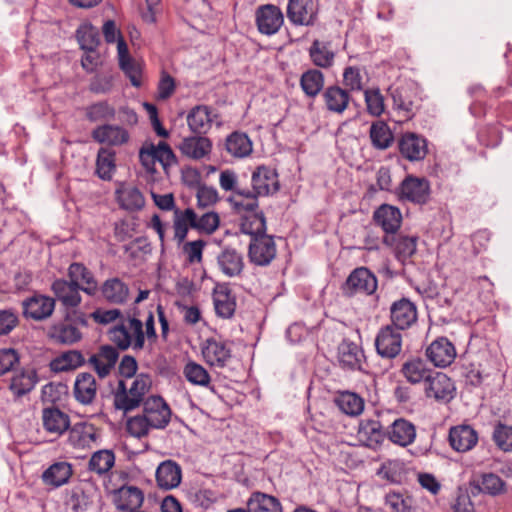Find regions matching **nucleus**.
Segmentation results:
<instances>
[{"label":"nucleus","instance_id":"49530a36","mask_svg":"<svg viewBox=\"0 0 512 512\" xmlns=\"http://www.w3.org/2000/svg\"><path fill=\"white\" fill-rule=\"evenodd\" d=\"M358 433L364 438L370 447L381 444L384 441L387 431L383 430L382 424L375 419L362 420L359 425Z\"/></svg>","mask_w":512,"mask_h":512},{"label":"nucleus","instance_id":"e2e57ef3","mask_svg":"<svg viewBox=\"0 0 512 512\" xmlns=\"http://www.w3.org/2000/svg\"><path fill=\"white\" fill-rule=\"evenodd\" d=\"M193 224L198 232L211 235L218 229L220 218L215 212H207L200 217L195 213Z\"/></svg>","mask_w":512,"mask_h":512},{"label":"nucleus","instance_id":"bf43d9fd","mask_svg":"<svg viewBox=\"0 0 512 512\" xmlns=\"http://www.w3.org/2000/svg\"><path fill=\"white\" fill-rule=\"evenodd\" d=\"M492 440L501 451L512 452V426L498 422L494 426Z\"/></svg>","mask_w":512,"mask_h":512},{"label":"nucleus","instance_id":"58836bf2","mask_svg":"<svg viewBox=\"0 0 512 512\" xmlns=\"http://www.w3.org/2000/svg\"><path fill=\"white\" fill-rule=\"evenodd\" d=\"M309 56L315 66L327 69L334 63L335 52L329 42L315 39L309 48Z\"/></svg>","mask_w":512,"mask_h":512},{"label":"nucleus","instance_id":"5701e85b","mask_svg":"<svg viewBox=\"0 0 512 512\" xmlns=\"http://www.w3.org/2000/svg\"><path fill=\"white\" fill-rule=\"evenodd\" d=\"M51 289L56 298L66 308H75L82 301L80 285L75 284L71 280L56 279L53 281Z\"/></svg>","mask_w":512,"mask_h":512},{"label":"nucleus","instance_id":"3c124183","mask_svg":"<svg viewBox=\"0 0 512 512\" xmlns=\"http://www.w3.org/2000/svg\"><path fill=\"white\" fill-rule=\"evenodd\" d=\"M300 86L306 96L314 98L324 87V75L317 69H309L301 75Z\"/></svg>","mask_w":512,"mask_h":512},{"label":"nucleus","instance_id":"a878e982","mask_svg":"<svg viewBox=\"0 0 512 512\" xmlns=\"http://www.w3.org/2000/svg\"><path fill=\"white\" fill-rule=\"evenodd\" d=\"M202 355L208 364L224 367L231 358V349L225 342L210 338L202 348Z\"/></svg>","mask_w":512,"mask_h":512},{"label":"nucleus","instance_id":"39448f33","mask_svg":"<svg viewBox=\"0 0 512 512\" xmlns=\"http://www.w3.org/2000/svg\"><path fill=\"white\" fill-rule=\"evenodd\" d=\"M394 108L403 113L405 119H411L417 110L418 92L412 82H405L389 88Z\"/></svg>","mask_w":512,"mask_h":512},{"label":"nucleus","instance_id":"f3484780","mask_svg":"<svg viewBox=\"0 0 512 512\" xmlns=\"http://www.w3.org/2000/svg\"><path fill=\"white\" fill-rule=\"evenodd\" d=\"M55 309V300L45 295H34L23 301L25 317L36 321L49 318Z\"/></svg>","mask_w":512,"mask_h":512},{"label":"nucleus","instance_id":"ddd939ff","mask_svg":"<svg viewBox=\"0 0 512 512\" xmlns=\"http://www.w3.org/2000/svg\"><path fill=\"white\" fill-rule=\"evenodd\" d=\"M392 326L398 330L411 327L417 321V309L407 298L395 301L390 307Z\"/></svg>","mask_w":512,"mask_h":512},{"label":"nucleus","instance_id":"79ce46f5","mask_svg":"<svg viewBox=\"0 0 512 512\" xmlns=\"http://www.w3.org/2000/svg\"><path fill=\"white\" fill-rule=\"evenodd\" d=\"M246 505L251 512H282L281 503L277 498L259 491L251 494Z\"/></svg>","mask_w":512,"mask_h":512},{"label":"nucleus","instance_id":"de8ad7c7","mask_svg":"<svg viewBox=\"0 0 512 512\" xmlns=\"http://www.w3.org/2000/svg\"><path fill=\"white\" fill-rule=\"evenodd\" d=\"M120 206L128 211H138L145 205L141 191L134 186H125L117 190Z\"/></svg>","mask_w":512,"mask_h":512},{"label":"nucleus","instance_id":"f8f14e48","mask_svg":"<svg viewBox=\"0 0 512 512\" xmlns=\"http://www.w3.org/2000/svg\"><path fill=\"white\" fill-rule=\"evenodd\" d=\"M398 147L400 154L411 162L423 160L428 153V142L425 137L413 132L404 133Z\"/></svg>","mask_w":512,"mask_h":512},{"label":"nucleus","instance_id":"6ab92c4d","mask_svg":"<svg viewBox=\"0 0 512 512\" xmlns=\"http://www.w3.org/2000/svg\"><path fill=\"white\" fill-rule=\"evenodd\" d=\"M98 394V384L95 377L88 372L79 373L73 386L75 400L82 405H91Z\"/></svg>","mask_w":512,"mask_h":512},{"label":"nucleus","instance_id":"ea45409f","mask_svg":"<svg viewBox=\"0 0 512 512\" xmlns=\"http://www.w3.org/2000/svg\"><path fill=\"white\" fill-rule=\"evenodd\" d=\"M432 371L427 367L426 362L421 358H412L403 363L401 373L411 384H418L426 381Z\"/></svg>","mask_w":512,"mask_h":512},{"label":"nucleus","instance_id":"864d4df0","mask_svg":"<svg viewBox=\"0 0 512 512\" xmlns=\"http://www.w3.org/2000/svg\"><path fill=\"white\" fill-rule=\"evenodd\" d=\"M266 229V219L262 212L245 216L240 224L241 232L249 235L250 239L268 235Z\"/></svg>","mask_w":512,"mask_h":512},{"label":"nucleus","instance_id":"052dcab7","mask_svg":"<svg viewBox=\"0 0 512 512\" xmlns=\"http://www.w3.org/2000/svg\"><path fill=\"white\" fill-rule=\"evenodd\" d=\"M85 115L91 122L106 121L114 118L115 109L107 102L101 101L88 106Z\"/></svg>","mask_w":512,"mask_h":512},{"label":"nucleus","instance_id":"a19ab883","mask_svg":"<svg viewBox=\"0 0 512 512\" xmlns=\"http://www.w3.org/2000/svg\"><path fill=\"white\" fill-rule=\"evenodd\" d=\"M194 217L195 211L191 208H187L184 211L179 209L174 210V240L180 245L184 242L187 237L189 228L194 229Z\"/></svg>","mask_w":512,"mask_h":512},{"label":"nucleus","instance_id":"6e6d98bb","mask_svg":"<svg viewBox=\"0 0 512 512\" xmlns=\"http://www.w3.org/2000/svg\"><path fill=\"white\" fill-rule=\"evenodd\" d=\"M115 170V152L102 147L99 149L96 160V171L103 180H109Z\"/></svg>","mask_w":512,"mask_h":512},{"label":"nucleus","instance_id":"bb28decb","mask_svg":"<svg viewBox=\"0 0 512 512\" xmlns=\"http://www.w3.org/2000/svg\"><path fill=\"white\" fill-rule=\"evenodd\" d=\"M100 438L98 429L87 423L75 424L68 435L69 443L75 448H91Z\"/></svg>","mask_w":512,"mask_h":512},{"label":"nucleus","instance_id":"c756f323","mask_svg":"<svg viewBox=\"0 0 512 512\" xmlns=\"http://www.w3.org/2000/svg\"><path fill=\"white\" fill-rule=\"evenodd\" d=\"M373 219L383 229L385 235H388L397 233L401 225L402 215L398 208L384 204L374 212Z\"/></svg>","mask_w":512,"mask_h":512},{"label":"nucleus","instance_id":"b1692460","mask_svg":"<svg viewBox=\"0 0 512 512\" xmlns=\"http://www.w3.org/2000/svg\"><path fill=\"white\" fill-rule=\"evenodd\" d=\"M92 138L101 144L109 146H121L129 141L128 131L118 125L104 124L96 127L92 133Z\"/></svg>","mask_w":512,"mask_h":512},{"label":"nucleus","instance_id":"7c9ffc66","mask_svg":"<svg viewBox=\"0 0 512 512\" xmlns=\"http://www.w3.org/2000/svg\"><path fill=\"white\" fill-rule=\"evenodd\" d=\"M213 303L218 317L232 318L236 310V297L227 286L219 285L214 289Z\"/></svg>","mask_w":512,"mask_h":512},{"label":"nucleus","instance_id":"f257e3e1","mask_svg":"<svg viewBox=\"0 0 512 512\" xmlns=\"http://www.w3.org/2000/svg\"><path fill=\"white\" fill-rule=\"evenodd\" d=\"M251 184L252 189L239 190V196L244 197V200L235 202L236 207L254 211L258 207V197L268 196L279 190L278 174L273 168L259 166L252 173Z\"/></svg>","mask_w":512,"mask_h":512},{"label":"nucleus","instance_id":"0e129e2a","mask_svg":"<svg viewBox=\"0 0 512 512\" xmlns=\"http://www.w3.org/2000/svg\"><path fill=\"white\" fill-rule=\"evenodd\" d=\"M205 246L206 242L202 239L183 242L181 251L185 257L186 262L189 264L201 263Z\"/></svg>","mask_w":512,"mask_h":512},{"label":"nucleus","instance_id":"20e7f679","mask_svg":"<svg viewBox=\"0 0 512 512\" xmlns=\"http://www.w3.org/2000/svg\"><path fill=\"white\" fill-rule=\"evenodd\" d=\"M378 287L376 276L366 267L354 269L342 285V292L345 296L353 297L355 295L370 296L374 294Z\"/></svg>","mask_w":512,"mask_h":512},{"label":"nucleus","instance_id":"09e8293b","mask_svg":"<svg viewBox=\"0 0 512 512\" xmlns=\"http://www.w3.org/2000/svg\"><path fill=\"white\" fill-rule=\"evenodd\" d=\"M337 407L347 415L357 416L364 409V400L350 391L339 392L335 398Z\"/></svg>","mask_w":512,"mask_h":512},{"label":"nucleus","instance_id":"5fc2aeb1","mask_svg":"<svg viewBox=\"0 0 512 512\" xmlns=\"http://www.w3.org/2000/svg\"><path fill=\"white\" fill-rule=\"evenodd\" d=\"M80 48L85 52H93L100 45L99 31L92 24H83L76 31Z\"/></svg>","mask_w":512,"mask_h":512},{"label":"nucleus","instance_id":"412c9836","mask_svg":"<svg viewBox=\"0 0 512 512\" xmlns=\"http://www.w3.org/2000/svg\"><path fill=\"white\" fill-rule=\"evenodd\" d=\"M98 291L106 302L113 305L126 304L130 297L128 284L118 277L106 279Z\"/></svg>","mask_w":512,"mask_h":512},{"label":"nucleus","instance_id":"c9c22d12","mask_svg":"<svg viewBox=\"0 0 512 512\" xmlns=\"http://www.w3.org/2000/svg\"><path fill=\"white\" fill-rule=\"evenodd\" d=\"M364 354L362 349L354 342L343 340L338 347V360L342 367L356 370L361 369Z\"/></svg>","mask_w":512,"mask_h":512},{"label":"nucleus","instance_id":"aec40b11","mask_svg":"<svg viewBox=\"0 0 512 512\" xmlns=\"http://www.w3.org/2000/svg\"><path fill=\"white\" fill-rule=\"evenodd\" d=\"M448 440L453 450L464 453L476 446L478 433L470 425H458L450 428Z\"/></svg>","mask_w":512,"mask_h":512},{"label":"nucleus","instance_id":"393cba45","mask_svg":"<svg viewBox=\"0 0 512 512\" xmlns=\"http://www.w3.org/2000/svg\"><path fill=\"white\" fill-rule=\"evenodd\" d=\"M48 336L55 343L65 345H72L82 339L81 331L69 317L52 325L48 331Z\"/></svg>","mask_w":512,"mask_h":512},{"label":"nucleus","instance_id":"72a5a7b5","mask_svg":"<svg viewBox=\"0 0 512 512\" xmlns=\"http://www.w3.org/2000/svg\"><path fill=\"white\" fill-rule=\"evenodd\" d=\"M156 481L162 489L176 488L181 482L180 466L172 460L163 461L156 470Z\"/></svg>","mask_w":512,"mask_h":512},{"label":"nucleus","instance_id":"4468645a","mask_svg":"<svg viewBox=\"0 0 512 512\" xmlns=\"http://www.w3.org/2000/svg\"><path fill=\"white\" fill-rule=\"evenodd\" d=\"M118 358L119 353L116 348L110 345H103L96 353L89 357L87 363L94 369L98 377L103 379L114 369Z\"/></svg>","mask_w":512,"mask_h":512},{"label":"nucleus","instance_id":"c03bdc74","mask_svg":"<svg viewBox=\"0 0 512 512\" xmlns=\"http://www.w3.org/2000/svg\"><path fill=\"white\" fill-rule=\"evenodd\" d=\"M44 428L55 434H62L69 427V416L57 408H46L42 414Z\"/></svg>","mask_w":512,"mask_h":512},{"label":"nucleus","instance_id":"a211bd4d","mask_svg":"<svg viewBox=\"0 0 512 512\" xmlns=\"http://www.w3.org/2000/svg\"><path fill=\"white\" fill-rule=\"evenodd\" d=\"M219 270L227 277H238L245 267L243 254L236 248L226 246L217 255Z\"/></svg>","mask_w":512,"mask_h":512},{"label":"nucleus","instance_id":"774afa93","mask_svg":"<svg viewBox=\"0 0 512 512\" xmlns=\"http://www.w3.org/2000/svg\"><path fill=\"white\" fill-rule=\"evenodd\" d=\"M343 85L349 93L363 90V77L358 67L349 66L344 69Z\"/></svg>","mask_w":512,"mask_h":512},{"label":"nucleus","instance_id":"423d86ee","mask_svg":"<svg viewBox=\"0 0 512 512\" xmlns=\"http://www.w3.org/2000/svg\"><path fill=\"white\" fill-rule=\"evenodd\" d=\"M255 22L261 34L271 36L284 24V15L278 6L265 4L256 9Z\"/></svg>","mask_w":512,"mask_h":512},{"label":"nucleus","instance_id":"4c0bfd02","mask_svg":"<svg viewBox=\"0 0 512 512\" xmlns=\"http://www.w3.org/2000/svg\"><path fill=\"white\" fill-rule=\"evenodd\" d=\"M225 150L234 158H245L252 153V141L241 132L231 133L225 140Z\"/></svg>","mask_w":512,"mask_h":512},{"label":"nucleus","instance_id":"680f3d73","mask_svg":"<svg viewBox=\"0 0 512 512\" xmlns=\"http://www.w3.org/2000/svg\"><path fill=\"white\" fill-rule=\"evenodd\" d=\"M385 505L392 512H411L413 499L399 492H389L385 496Z\"/></svg>","mask_w":512,"mask_h":512},{"label":"nucleus","instance_id":"603ef678","mask_svg":"<svg viewBox=\"0 0 512 512\" xmlns=\"http://www.w3.org/2000/svg\"><path fill=\"white\" fill-rule=\"evenodd\" d=\"M369 134L372 145L380 150L389 148L394 140L392 131L383 121L374 122L370 127Z\"/></svg>","mask_w":512,"mask_h":512},{"label":"nucleus","instance_id":"7ed1b4c3","mask_svg":"<svg viewBox=\"0 0 512 512\" xmlns=\"http://www.w3.org/2000/svg\"><path fill=\"white\" fill-rule=\"evenodd\" d=\"M109 339L121 350H126L130 346L134 350L142 349L145 343L142 321L129 318L127 323L114 326L109 330Z\"/></svg>","mask_w":512,"mask_h":512},{"label":"nucleus","instance_id":"cd10ccee","mask_svg":"<svg viewBox=\"0 0 512 512\" xmlns=\"http://www.w3.org/2000/svg\"><path fill=\"white\" fill-rule=\"evenodd\" d=\"M69 280L77 285L89 296H95L98 292V284L93 273L82 263L74 262L68 268Z\"/></svg>","mask_w":512,"mask_h":512},{"label":"nucleus","instance_id":"9b49d317","mask_svg":"<svg viewBox=\"0 0 512 512\" xmlns=\"http://www.w3.org/2000/svg\"><path fill=\"white\" fill-rule=\"evenodd\" d=\"M287 18L296 26H312L317 19L313 0H289Z\"/></svg>","mask_w":512,"mask_h":512},{"label":"nucleus","instance_id":"e433bc0d","mask_svg":"<svg viewBox=\"0 0 512 512\" xmlns=\"http://www.w3.org/2000/svg\"><path fill=\"white\" fill-rule=\"evenodd\" d=\"M144 495L141 489L135 486H127L119 489L115 504L120 511L135 512L141 507Z\"/></svg>","mask_w":512,"mask_h":512},{"label":"nucleus","instance_id":"c85d7f7f","mask_svg":"<svg viewBox=\"0 0 512 512\" xmlns=\"http://www.w3.org/2000/svg\"><path fill=\"white\" fill-rule=\"evenodd\" d=\"M387 437L392 443L406 447L414 442L416 428L410 421L398 418L388 427Z\"/></svg>","mask_w":512,"mask_h":512},{"label":"nucleus","instance_id":"473e14b6","mask_svg":"<svg viewBox=\"0 0 512 512\" xmlns=\"http://www.w3.org/2000/svg\"><path fill=\"white\" fill-rule=\"evenodd\" d=\"M383 243L391 247L399 260H406L416 252L417 237L402 234L384 235Z\"/></svg>","mask_w":512,"mask_h":512},{"label":"nucleus","instance_id":"f03ea898","mask_svg":"<svg viewBox=\"0 0 512 512\" xmlns=\"http://www.w3.org/2000/svg\"><path fill=\"white\" fill-rule=\"evenodd\" d=\"M151 385V377L145 373L138 374L129 387L124 380H119L113 394L115 408L125 413L138 408L145 401Z\"/></svg>","mask_w":512,"mask_h":512},{"label":"nucleus","instance_id":"4d7b16f0","mask_svg":"<svg viewBox=\"0 0 512 512\" xmlns=\"http://www.w3.org/2000/svg\"><path fill=\"white\" fill-rule=\"evenodd\" d=\"M183 373L191 384L213 390V387L210 386V375L202 365L196 362H188L184 367Z\"/></svg>","mask_w":512,"mask_h":512},{"label":"nucleus","instance_id":"37998d69","mask_svg":"<svg viewBox=\"0 0 512 512\" xmlns=\"http://www.w3.org/2000/svg\"><path fill=\"white\" fill-rule=\"evenodd\" d=\"M115 465V454L112 450L101 449L94 452L88 462V470L98 476L107 475Z\"/></svg>","mask_w":512,"mask_h":512},{"label":"nucleus","instance_id":"13d9d810","mask_svg":"<svg viewBox=\"0 0 512 512\" xmlns=\"http://www.w3.org/2000/svg\"><path fill=\"white\" fill-rule=\"evenodd\" d=\"M37 381L34 371H22L11 379L10 389L18 397L30 392Z\"/></svg>","mask_w":512,"mask_h":512},{"label":"nucleus","instance_id":"9d476101","mask_svg":"<svg viewBox=\"0 0 512 512\" xmlns=\"http://www.w3.org/2000/svg\"><path fill=\"white\" fill-rule=\"evenodd\" d=\"M400 197L404 200L425 204L430 198V184L425 178L407 176L400 185Z\"/></svg>","mask_w":512,"mask_h":512},{"label":"nucleus","instance_id":"4be33fe9","mask_svg":"<svg viewBox=\"0 0 512 512\" xmlns=\"http://www.w3.org/2000/svg\"><path fill=\"white\" fill-rule=\"evenodd\" d=\"M322 99L326 110L337 115H342L352 101L350 93L338 85L328 86L322 93Z\"/></svg>","mask_w":512,"mask_h":512},{"label":"nucleus","instance_id":"1a4fd4ad","mask_svg":"<svg viewBox=\"0 0 512 512\" xmlns=\"http://www.w3.org/2000/svg\"><path fill=\"white\" fill-rule=\"evenodd\" d=\"M377 353L387 359H393L402 349V334L392 325L382 327L375 338Z\"/></svg>","mask_w":512,"mask_h":512},{"label":"nucleus","instance_id":"0eeeda50","mask_svg":"<svg viewBox=\"0 0 512 512\" xmlns=\"http://www.w3.org/2000/svg\"><path fill=\"white\" fill-rule=\"evenodd\" d=\"M143 414L152 429H164L170 422L171 409L160 396H150L143 402Z\"/></svg>","mask_w":512,"mask_h":512},{"label":"nucleus","instance_id":"f704fd0d","mask_svg":"<svg viewBox=\"0 0 512 512\" xmlns=\"http://www.w3.org/2000/svg\"><path fill=\"white\" fill-rule=\"evenodd\" d=\"M212 110L206 105L194 107L187 115L190 130L196 135L206 134L212 126Z\"/></svg>","mask_w":512,"mask_h":512},{"label":"nucleus","instance_id":"dca6fc26","mask_svg":"<svg viewBox=\"0 0 512 512\" xmlns=\"http://www.w3.org/2000/svg\"><path fill=\"white\" fill-rule=\"evenodd\" d=\"M426 382V395L436 400L449 401L455 391L454 383L442 372H431Z\"/></svg>","mask_w":512,"mask_h":512},{"label":"nucleus","instance_id":"a18cd8bd","mask_svg":"<svg viewBox=\"0 0 512 512\" xmlns=\"http://www.w3.org/2000/svg\"><path fill=\"white\" fill-rule=\"evenodd\" d=\"M72 475V467L67 462H56L47 468L42 475L45 484L60 487L68 482Z\"/></svg>","mask_w":512,"mask_h":512},{"label":"nucleus","instance_id":"69168bd1","mask_svg":"<svg viewBox=\"0 0 512 512\" xmlns=\"http://www.w3.org/2000/svg\"><path fill=\"white\" fill-rule=\"evenodd\" d=\"M481 490L492 496L506 492V483L494 473H485L481 477Z\"/></svg>","mask_w":512,"mask_h":512},{"label":"nucleus","instance_id":"2eb2a0df","mask_svg":"<svg viewBox=\"0 0 512 512\" xmlns=\"http://www.w3.org/2000/svg\"><path fill=\"white\" fill-rule=\"evenodd\" d=\"M426 356L435 366L445 368L455 360L456 349L447 338L440 337L427 347Z\"/></svg>","mask_w":512,"mask_h":512},{"label":"nucleus","instance_id":"6e6552de","mask_svg":"<svg viewBox=\"0 0 512 512\" xmlns=\"http://www.w3.org/2000/svg\"><path fill=\"white\" fill-rule=\"evenodd\" d=\"M276 244L270 235L251 238L248 246L249 261L256 266H268L276 257Z\"/></svg>","mask_w":512,"mask_h":512},{"label":"nucleus","instance_id":"338daca9","mask_svg":"<svg viewBox=\"0 0 512 512\" xmlns=\"http://www.w3.org/2000/svg\"><path fill=\"white\" fill-rule=\"evenodd\" d=\"M364 97L369 114L378 117L384 112V98L379 89L365 90Z\"/></svg>","mask_w":512,"mask_h":512},{"label":"nucleus","instance_id":"8fccbe9b","mask_svg":"<svg viewBox=\"0 0 512 512\" xmlns=\"http://www.w3.org/2000/svg\"><path fill=\"white\" fill-rule=\"evenodd\" d=\"M85 364V358L78 350L63 352L51 361V369L57 372L76 369Z\"/></svg>","mask_w":512,"mask_h":512},{"label":"nucleus","instance_id":"2f4dec72","mask_svg":"<svg viewBox=\"0 0 512 512\" xmlns=\"http://www.w3.org/2000/svg\"><path fill=\"white\" fill-rule=\"evenodd\" d=\"M212 149V143L209 138L198 136H189L179 144L181 153L193 160H200L208 156Z\"/></svg>","mask_w":512,"mask_h":512}]
</instances>
